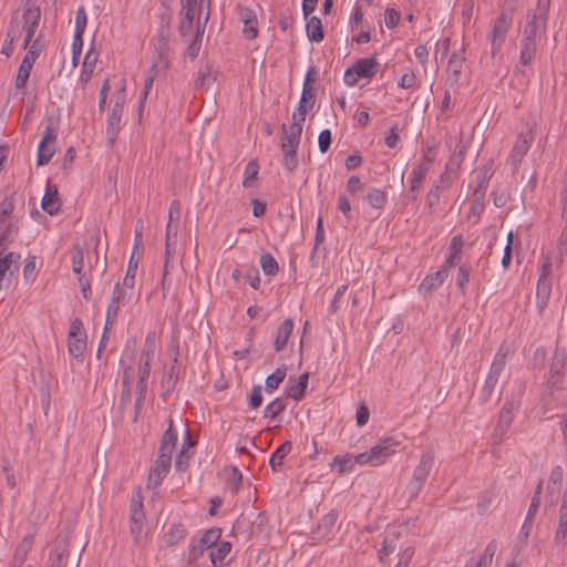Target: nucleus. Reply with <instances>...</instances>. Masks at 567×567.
Wrapping results in <instances>:
<instances>
[{"label":"nucleus","instance_id":"nucleus-1","mask_svg":"<svg viewBox=\"0 0 567 567\" xmlns=\"http://www.w3.org/2000/svg\"><path fill=\"white\" fill-rule=\"evenodd\" d=\"M401 440L396 435L384 436L369 451L358 454L359 465L380 466L396 452Z\"/></svg>","mask_w":567,"mask_h":567},{"label":"nucleus","instance_id":"nucleus-2","mask_svg":"<svg viewBox=\"0 0 567 567\" xmlns=\"http://www.w3.org/2000/svg\"><path fill=\"white\" fill-rule=\"evenodd\" d=\"M59 127V118L54 116H48L44 118V130L37 152L38 166L48 164L53 157L56 151V137Z\"/></svg>","mask_w":567,"mask_h":567},{"label":"nucleus","instance_id":"nucleus-3","mask_svg":"<svg viewBox=\"0 0 567 567\" xmlns=\"http://www.w3.org/2000/svg\"><path fill=\"white\" fill-rule=\"evenodd\" d=\"M434 465V456L426 452L421 455L419 464L412 473V477L405 487V494L409 499H415L422 491Z\"/></svg>","mask_w":567,"mask_h":567},{"label":"nucleus","instance_id":"nucleus-4","mask_svg":"<svg viewBox=\"0 0 567 567\" xmlns=\"http://www.w3.org/2000/svg\"><path fill=\"white\" fill-rule=\"evenodd\" d=\"M546 33L523 28L519 41V65L528 66L536 59L537 47L545 39Z\"/></svg>","mask_w":567,"mask_h":567},{"label":"nucleus","instance_id":"nucleus-5","mask_svg":"<svg viewBox=\"0 0 567 567\" xmlns=\"http://www.w3.org/2000/svg\"><path fill=\"white\" fill-rule=\"evenodd\" d=\"M282 138H281V151L284 154L282 165L284 167L292 172L298 166L297 151L300 144L302 132H295L288 130L286 124L281 125Z\"/></svg>","mask_w":567,"mask_h":567},{"label":"nucleus","instance_id":"nucleus-6","mask_svg":"<svg viewBox=\"0 0 567 567\" xmlns=\"http://www.w3.org/2000/svg\"><path fill=\"white\" fill-rule=\"evenodd\" d=\"M534 137V126L530 123H526L524 130L516 136L514 146L508 155V163L514 173L518 171L523 158L532 146Z\"/></svg>","mask_w":567,"mask_h":567},{"label":"nucleus","instance_id":"nucleus-7","mask_svg":"<svg viewBox=\"0 0 567 567\" xmlns=\"http://www.w3.org/2000/svg\"><path fill=\"white\" fill-rule=\"evenodd\" d=\"M512 23L513 14L511 11L504 10L495 19L493 27L487 35V40L491 43V53L493 56H495L502 50Z\"/></svg>","mask_w":567,"mask_h":567},{"label":"nucleus","instance_id":"nucleus-8","mask_svg":"<svg viewBox=\"0 0 567 567\" xmlns=\"http://www.w3.org/2000/svg\"><path fill=\"white\" fill-rule=\"evenodd\" d=\"M378 62L374 56L359 59L343 74V82L348 86H354L360 79H371L377 73Z\"/></svg>","mask_w":567,"mask_h":567},{"label":"nucleus","instance_id":"nucleus-9","mask_svg":"<svg viewBox=\"0 0 567 567\" xmlns=\"http://www.w3.org/2000/svg\"><path fill=\"white\" fill-rule=\"evenodd\" d=\"M550 0H537L536 7L526 13V22L523 28L546 33Z\"/></svg>","mask_w":567,"mask_h":567},{"label":"nucleus","instance_id":"nucleus-10","mask_svg":"<svg viewBox=\"0 0 567 567\" xmlns=\"http://www.w3.org/2000/svg\"><path fill=\"white\" fill-rule=\"evenodd\" d=\"M126 289L127 288L121 287L118 282L115 284L106 309L104 333H106L109 327L113 326L116 321L121 307L125 306L130 301V297L126 295Z\"/></svg>","mask_w":567,"mask_h":567},{"label":"nucleus","instance_id":"nucleus-11","mask_svg":"<svg viewBox=\"0 0 567 567\" xmlns=\"http://www.w3.org/2000/svg\"><path fill=\"white\" fill-rule=\"evenodd\" d=\"M154 54L152 59V68L166 71L171 65V44L169 38L165 33L158 34L154 41Z\"/></svg>","mask_w":567,"mask_h":567},{"label":"nucleus","instance_id":"nucleus-12","mask_svg":"<svg viewBox=\"0 0 567 567\" xmlns=\"http://www.w3.org/2000/svg\"><path fill=\"white\" fill-rule=\"evenodd\" d=\"M41 18V10L38 6L33 3H27L22 13V28L20 30H24L25 37L23 42V48L27 49L35 34V31L39 27Z\"/></svg>","mask_w":567,"mask_h":567},{"label":"nucleus","instance_id":"nucleus-13","mask_svg":"<svg viewBox=\"0 0 567 567\" xmlns=\"http://www.w3.org/2000/svg\"><path fill=\"white\" fill-rule=\"evenodd\" d=\"M172 466V455L158 453L155 464L150 468L147 486L158 487L167 476Z\"/></svg>","mask_w":567,"mask_h":567},{"label":"nucleus","instance_id":"nucleus-14","mask_svg":"<svg viewBox=\"0 0 567 567\" xmlns=\"http://www.w3.org/2000/svg\"><path fill=\"white\" fill-rule=\"evenodd\" d=\"M432 162L433 161L431 157L424 155V157L420 162L415 163L412 167L410 178V192L413 193V200L417 198V194L422 187L423 182L426 178V175L430 172Z\"/></svg>","mask_w":567,"mask_h":567},{"label":"nucleus","instance_id":"nucleus-15","mask_svg":"<svg viewBox=\"0 0 567 567\" xmlns=\"http://www.w3.org/2000/svg\"><path fill=\"white\" fill-rule=\"evenodd\" d=\"M49 559L50 567H65L68 565L79 567L80 565V555L76 553L71 555L65 542H58L55 544Z\"/></svg>","mask_w":567,"mask_h":567},{"label":"nucleus","instance_id":"nucleus-16","mask_svg":"<svg viewBox=\"0 0 567 567\" xmlns=\"http://www.w3.org/2000/svg\"><path fill=\"white\" fill-rule=\"evenodd\" d=\"M144 518L143 496L141 489H137L133 494L130 505L131 533L135 538L142 533Z\"/></svg>","mask_w":567,"mask_h":567},{"label":"nucleus","instance_id":"nucleus-17","mask_svg":"<svg viewBox=\"0 0 567 567\" xmlns=\"http://www.w3.org/2000/svg\"><path fill=\"white\" fill-rule=\"evenodd\" d=\"M339 513L336 509L328 512L312 529V538L318 542L329 540L338 520Z\"/></svg>","mask_w":567,"mask_h":567},{"label":"nucleus","instance_id":"nucleus-18","mask_svg":"<svg viewBox=\"0 0 567 567\" xmlns=\"http://www.w3.org/2000/svg\"><path fill=\"white\" fill-rule=\"evenodd\" d=\"M447 277L446 269L440 268L437 271L425 276L419 285L417 290L424 297L431 296L434 290L443 285Z\"/></svg>","mask_w":567,"mask_h":567},{"label":"nucleus","instance_id":"nucleus-19","mask_svg":"<svg viewBox=\"0 0 567 567\" xmlns=\"http://www.w3.org/2000/svg\"><path fill=\"white\" fill-rule=\"evenodd\" d=\"M494 162L491 159L482 167L478 168L475 175L476 186L473 192V195H476L478 200L482 196H486V190L489 184L492 176L494 175Z\"/></svg>","mask_w":567,"mask_h":567},{"label":"nucleus","instance_id":"nucleus-20","mask_svg":"<svg viewBox=\"0 0 567 567\" xmlns=\"http://www.w3.org/2000/svg\"><path fill=\"white\" fill-rule=\"evenodd\" d=\"M3 250L0 249V290L2 282L7 277L12 276L19 270L20 255L16 252H8L2 256Z\"/></svg>","mask_w":567,"mask_h":567},{"label":"nucleus","instance_id":"nucleus-21","mask_svg":"<svg viewBox=\"0 0 567 567\" xmlns=\"http://www.w3.org/2000/svg\"><path fill=\"white\" fill-rule=\"evenodd\" d=\"M293 327L295 323L292 319H286L278 326L272 341L275 352H281L287 347L292 334Z\"/></svg>","mask_w":567,"mask_h":567},{"label":"nucleus","instance_id":"nucleus-22","mask_svg":"<svg viewBox=\"0 0 567 567\" xmlns=\"http://www.w3.org/2000/svg\"><path fill=\"white\" fill-rule=\"evenodd\" d=\"M41 208L53 216L56 215L61 208V200L59 198L56 185L48 182L45 193L41 198Z\"/></svg>","mask_w":567,"mask_h":567},{"label":"nucleus","instance_id":"nucleus-23","mask_svg":"<svg viewBox=\"0 0 567 567\" xmlns=\"http://www.w3.org/2000/svg\"><path fill=\"white\" fill-rule=\"evenodd\" d=\"M464 62H465V45L462 44L461 49L457 51H454L449 59L447 70L450 72V75L447 78V81L451 83V85H454L458 82V76L462 72Z\"/></svg>","mask_w":567,"mask_h":567},{"label":"nucleus","instance_id":"nucleus-24","mask_svg":"<svg viewBox=\"0 0 567 567\" xmlns=\"http://www.w3.org/2000/svg\"><path fill=\"white\" fill-rule=\"evenodd\" d=\"M551 296V279L546 277L539 278L536 288V308L539 315H542L549 302Z\"/></svg>","mask_w":567,"mask_h":567},{"label":"nucleus","instance_id":"nucleus-25","mask_svg":"<svg viewBox=\"0 0 567 567\" xmlns=\"http://www.w3.org/2000/svg\"><path fill=\"white\" fill-rule=\"evenodd\" d=\"M567 538V489L563 494L559 507V519L555 532L554 542L556 545L565 544Z\"/></svg>","mask_w":567,"mask_h":567},{"label":"nucleus","instance_id":"nucleus-26","mask_svg":"<svg viewBox=\"0 0 567 567\" xmlns=\"http://www.w3.org/2000/svg\"><path fill=\"white\" fill-rule=\"evenodd\" d=\"M21 37L20 22L18 19H12L8 28L7 37L1 48V54L10 56L13 53V43Z\"/></svg>","mask_w":567,"mask_h":567},{"label":"nucleus","instance_id":"nucleus-27","mask_svg":"<svg viewBox=\"0 0 567 567\" xmlns=\"http://www.w3.org/2000/svg\"><path fill=\"white\" fill-rule=\"evenodd\" d=\"M231 544L227 540H219L214 548L210 549L208 556L214 567L218 564L223 565L226 557L230 554Z\"/></svg>","mask_w":567,"mask_h":567},{"label":"nucleus","instance_id":"nucleus-28","mask_svg":"<svg viewBox=\"0 0 567 567\" xmlns=\"http://www.w3.org/2000/svg\"><path fill=\"white\" fill-rule=\"evenodd\" d=\"M399 533L396 528H390L386 530L383 545L381 549L379 550V557L382 564H388V561L384 559L385 556L393 553L396 548V542H398Z\"/></svg>","mask_w":567,"mask_h":567},{"label":"nucleus","instance_id":"nucleus-29","mask_svg":"<svg viewBox=\"0 0 567 567\" xmlns=\"http://www.w3.org/2000/svg\"><path fill=\"white\" fill-rule=\"evenodd\" d=\"M565 349L557 347L554 352L553 362L550 365V380H553V383H556L560 380L563 375V369L565 367Z\"/></svg>","mask_w":567,"mask_h":567},{"label":"nucleus","instance_id":"nucleus-30","mask_svg":"<svg viewBox=\"0 0 567 567\" xmlns=\"http://www.w3.org/2000/svg\"><path fill=\"white\" fill-rule=\"evenodd\" d=\"M358 454H344V455H336L331 462V467L338 466L339 473L343 474L347 472L353 471L355 465H359Z\"/></svg>","mask_w":567,"mask_h":567},{"label":"nucleus","instance_id":"nucleus-31","mask_svg":"<svg viewBox=\"0 0 567 567\" xmlns=\"http://www.w3.org/2000/svg\"><path fill=\"white\" fill-rule=\"evenodd\" d=\"M177 443V432L174 430L173 420H169L167 430L161 440L159 452L172 455Z\"/></svg>","mask_w":567,"mask_h":567},{"label":"nucleus","instance_id":"nucleus-32","mask_svg":"<svg viewBox=\"0 0 567 567\" xmlns=\"http://www.w3.org/2000/svg\"><path fill=\"white\" fill-rule=\"evenodd\" d=\"M517 410V404L513 401H506L499 412V421L497 427L502 431H505L509 427L512 421L514 420L515 412Z\"/></svg>","mask_w":567,"mask_h":567},{"label":"nucleus","instance_id":"nucleus-33","mask_svg":"<svg viewBox=\"0 0 567 567\" xmlns=\"http://www.w3.org/2000/svg\"><path fill=\"white\" fill-rule=\"evenodd\" d=\"M221 536V529L218 527H213L207 529L197 540L200 548H204L205 551H210L212 548L219 542Z\"/></svg>","mask_w":567,"mask_h":567},{"label":"nucleus","instance_id":"nucleus-34","mask_svg":"<svg viewBox=\"0 0 567 567\" xmlns=\"http://www.w3.org/2000/svg\"><path fill=\"white\" fill-rule=\"evenodd\" d=\"M221 536V529L218 527H213L207 529L197 540L200 548H204L205 551H210L212 548L219 542Z\"/></svg>","mask_w":567,"mask_h":567},{"label":"nucleus","instance_id":"nucleus-35","mask_svg":"<svg viewBox=\"0 0 567 567\" xmlns=\"http://www.w3.org/2000/svg\"><path fill=\"white\" fill-rule=\"evenodd\" d=\"M221 536V529L218 527H213L207 529L197 540L200 548H204L205 551H210L212 548L219 542Z\"/></svg>","mask_w":567,"mask_h":567},{"label":"nucleus","instance_id":"nucleus-36","mask_svg":"<svg viewBox=\"0 0 567 567\" xmlns=\"http://www.w3.org/2000/svg\"><path fill=\"white\" fill-rule=\"evenodd\" d=\"M306 33L310 41L321 42L324 38L321 20L318 17H311L306 23Z\"/></svg>","mask_w":567,"mask_h":567},{"label":"nucleus","instance_id":"nucleus-37","mask_svg":"<svg viewBox=\"0 0 567 567\" xmlns=\"http://www.w3.org/2000/svg\"><path fill=\"white\" fill-rule=\"evenodd\" d=\"M287 375V368L285 364L278 367L271 374L266 378L265 391L272 393L278 389L279 384L285 380Z\"/></svg>","mask_w":567,"mask_h":567},{"label":"nucleus","instance_id":"nucleus-38","mask_svg":"<svg viewBox=\"0 0 567 567\" xmlns=\"http://www.w3.org/2000/svg\"><path fill=\"white\" fill-rule=\"evenodd\" d=\"M186 536V530L182 524H172L168 530L164 534L163 540L167 546L178 544Z\"/></svg>","mask_w":567,"mask_h":567},{"label":"nucleus","instance_id":"nucleus-39","mask_svg":"<svg viewBox=\"0 0 567 567\" xmlns=\"http://www.w3.org/2000/svg\"><path fill=\"white\" fill-rule=\"evenodd\" d=\"M292 449V444L290 441H285L281 445H279L271 454L269 458L270 466L272 470L277 471L281 464L282 460L290 453Z\"/></svg>","mask_w":567,"mask_h":567},{"label":"nucleus","instance_id":"nucleus-40","mask_svg":"<svg viewBox=\"0 0 567 567\" xmlns=\"http://www.w3.org/2000/svg\"><path fill=\"white\" fill-rule=\"evenodd\" d=\"M564 227L558 238L556 264L560 266L564 257L567 255V208L563 212Z\"/></svg>","mask_w":567,"mask_h":567},{"label":"nucleus","instance_id":"nucleus-41","mask_svg":"<svg viewBox=\"0 0 567 567\" xmlns=\"http://www.w3.org/2000/svg\"><path fill=\"white\" fill-rule=\"evenodd\" d=\"M121 116L122 114H120L117 110H111L107 114L106 136L111 143L114 142L118 134Z\"/></svg>","mask_w":567,"mask_h":567},{"label":"nucleus","instance_id":"nucleus-42","mask_svg":"<svg viewBox=\"0 0 567 567\" xmlns=\"http://www.w3.org/2000/svg\"><path fill=\"white\" fill-rule=\"evenodd\" d=\"M159 72H161V70L152 68V66L146 71L143 90L140 94V109L143 107V105L153 87L154 81Z\"/></svg>","mask_w":567,"mask_h":567},{"label":"nucleus","instance_id":"nucleus-43","mask_svg":"<svg viewBox=\"0 0 567 567\" xmlns=\"http://www.w3.org/2000/svg\"><path fill=\"white\" fill-rule=\"evenodd\" d=\"M178 224L167 221L165 234V251L167 257L175 254Z\"/></svg>","mask_w":567,"mask_h":567},{"label":"nucleus","instance_id":"nucleus-44","mask_svg":"<svg viewBox=\"0 0 567 567\" xmlns=\"http://www.w3.org/2000/svg\"><path fill=\"white\" fill-rule=\"evenodd\" d=\"M386 193L380 188L370 189L365 196L368 205L375 209H382L386 204Z\"/></svg>","mask_w":567,"mask_h":567},{"label":"nucleus","instance_id":"nucleus-45","mask_svg":"<svg viewBox=\"0 0 567 567\" xmlns=\"http://www.w3.org/2000/svg\"><path fill=\"white\" fill-rule=\"evenodd\" d=\"M33 542H34V534L29 533V534L24 535L23 539L18 545L16 553H14V559L19 564H22L24 561V559L27 558L30 549L32 548Z\"/></svg>","mask_w":567,"mask_h":567},{"label":"nucleus","instance_id":"nucleus-46","mask_svg":"<svg viewBox=\"0 0 567 567\" xmlns=\"http://www.w3.org/2000/svg\"><path fill=\"white\" fill-rule=\"evenodd\" d=\"M71 266L74 274L79 277L81 275H85L83 272L84 269V254L83 249L79 244L73 245L71 250Z\"/></svg>","mask_w":567,"mask_h":567},{"label":"nucleus","instance_id":"nucleus-47","mask_svg":"<svg viewBox=\"0 0 567 567\" xmlns=\"http://www.w3.org/2000/svg\"><path fill=\"white\" fill-rule=\"evenodd\" d=\"M68 348L69 353L74 358L82 357L85 348H86V334L76 336V337H68Z\"/></svg>","mask_w":567,"mask_h":567},{"label":"nucleus","instance_id":"nucleus-48","mask_svg":"<svg viewBox=\"0 0 567 567\" xmlns=\"http://www.w3.org/2000/svg\"><path fill=\"white\" fill-rule=\"evenodd\" d=\"M286 402L279 398L274 399L264 409V417L274 420L286 409Z\"/></svg>","mask_w":567,"mask_h":567},{"label":"nucleus","instance_id":"nucleus-49","mask_svg":"<svg viewBox=\"0 0 567 567\" xmlns=\"http://www.w3.org/2000/svg\"><path fill=\"white\" fill-rule=\"evenodd\" d=\"M506 365V354L504 352L498 351L493 359V362L489 368L488 377L495 378L497 381L499 380V375L503 373Z\"/></svg>","mask_w":567,"mask_h":567},{"label":"nucleus","instance_id":"nucleus-50","mask_svg":"<svg viewBox=\"0 0 567 567\" xmlns=\"http://www.w3.org/2000/svg\"><path fill=\"white\" fill-rule=\"evenodd\" d=\"M497 551L496 540H492L480 557L475 567H489L493 564L494 556Z\"/></svg>","mask_w":567,"mask_h":567},{"label":"nucleus","instance_id":"nucleus-51","mask_svg":"<svg viewBox=\"0 0 567 567\" xmlns=\"http://www.w3.org/2000/svg\"><path fill=\"white\" fill-rule=\"evenodd\" d=\"M260 267L266 276H275L278 272V262L269 252L260 256Z\"/></svg>","mask_w":567,"mask_h":567},{"label":"nucleus","instance_id":"nucleus-52","mask_svg":"<svg viewBox=\"0 0 567 567\" xmlns=\"http://www.w3.org/2000/svg\"><path fill=\"white\" fill-rule=\"evenodd\" d=\"M177 379H178V368H177V354H176L174 358V363L171 365V368L168 369V371L163 380L162 386L166 388V390L168 392L173 391L175 388V384L177 382Z\"/></svg>","mask_w":567,"mask_h":567},{"label":"nucleus","instance_id":"nucleus-53","mask_svg":"<svg viewBox=\"0 0 567 567\" xmlns=\"http://www.w3.org/2000/svg\"><path fill=\"white\" fill-rule=\"evenodd\" d=\"M307 388L301 385L298 381H292L290 378L286 385L287 396L295 401H300L305 396Z\"/></svg>","mask_w":567,"mask_h":567},{"label":"nucleus","instance_id":"nucleus-54","mask_svg":"<svg viewBox=\"0 0 567 567\" xmlns=\"http://www.w3.org/2000/svg\"><path fill=\"white\" fill-rule=\"evenodd\" d=\"M87 24V14L85 8L80 6L75 12L74 33L78 37L83 35Z\"/></svg>","mask_w":567,"mask_h":567},{"label":"nucleus","instance_id":"nucleus-55","mask_svg":"<svg viewBox=\"0 0 567 567\" xmlns=\"http://www.w3.org/2000/svg\"><path fill=\"white\" fill-rule=\"evenodd\" d=\"M32 68H33L32 65L21 62V64L18 69L16 81H14V86L17 90H21V89L25 87Z\"/></svg>","mask_w":567,"mask_h":567},{"label":"nucleus","instance_id":"nucleus-56","mask_svg":"<svg viewBox=\"0 0 567 567\" xmlns=\"http://www.w3.org/2000/svg\"><path fill=\"white\" fill-rule=\"evenodd\" d=\"M259 173V165L256 161H249L244 171L243 186L249 187L250 182L255 181Z\"/></svg>","mask_w":567,"mask_h":567},{"label":"nucleus","instance_id":"nucleus-57","mask_svg":"<svg viewBox=\"0 0 567 567\" xmlns=\"http://www.w3.org/2000/svg\"><path fill=\"white\" fill-rule=\"evenodd\" d=\"M195 16L196 12H192V9H187L184 11V18L179 25V32L182 37H186L190 33Z\"/></svg>","mask_w":567,"mask_h":567},{"label":"nucleus","instance_id":"nucleus-58","mask_svg":"<svg viewBox=\"0 0 567 567\" xmlns=\"http://www.w3.org/2000/svg\"><path fill=\"white\" fill-rule=\"evenodd\" d=\"M27 49L28 51L24 58L22 59V62L33 66L41 51V48L39 45V39H35L32 43H30V45Z\"/></svg>","mask_w":567,"mask_h":567},{"label":"nucleus","instance_id":"nucleus-59","mask_svg":"<svg viewBox=\"0 0 567 567\" xmlns=\"http://www.w3.org/2000/svg\"><path fill=\"white\" fill-rule=\"evenodd\" d=\"M18 233V227L13 224L7 226V228L0 234V249L4 250L7 245L10 244Z\"/></svg>","mask_w":567,"mask_h":567},{"label":"nucleus","instance_id":"nucleus-60","mask_svg":"<svg viewBox=\"0 0 567 567\" xmlns=\"http://www.w3.org/2000/svg\"><path fill=\"white\" fill-rule=\"evenodd\" d=\"M136 270H137V262L133 264V257H131V259L128 261L126 275H125V277L123 279V287L124 288H128V289H133L134 288Z\"/></svg>","mask_w":567,"mask_h":567},{"label":"nucleus","instance_id":"nucleus-61","mask_svg":"<svg viewBox=\"0 0 567 567\" xmlns=\"http://www.w3.org/2000/svg\"><path fill=\"white\" fill-rule=\"evenodd\" d=\"M249 399V408L250 409H258L262 403V388L261 385L257 384L254 385L250 390V393L248 395Z\"/></svg>","mask_w":567,"mask_h":567},{"label":"nucleus","instance_id":"nucleus-62","mask_svg":"<svg viewBox=\"0 0 567 567\" xmlns=\"http://www.w3.org/2000/svg\"><path fill=\"white\" fill-rule=\"evenodd\" d=\"M189 460H190V456L189 454L187 453V450H185V445L181 449V451L178 452V454L176 455V458H175V468L177 472H185L188 467V464H189Z\"/></svg>","mask_w":567,"mask_h":567},{"label":"nucleus","instance_id":"nucleus-63","mask_svg":"<svg viewBox=\"0 0 567 567\" xmlns=\"http://www.w3.org/2000/svg\"><path fill=\"white\" fill-rule=\"evenodd\" d=\"M205 549L199 547V544L195 538H192L188 553H187V561L188 564L196 563L200 556H203Z\"/></svg>","mask_w":567,"mask_h":567},{"label":"nucleus","instance_id":"nucleus-64","mask_svg":"<svg viewBox=\"0 0 567 567\" xmlns=\"http://www.w3.org/2000/svg\"><path fill=\"white\" fill-rule=\"evenodd\" d=\"M214 81V78L212 75V72L208 66L200 69L197 73V79L195 82V86L204 87L206 85H209Z\"/></svg>","mask_w":567,"mask_h":567}]
</instances>
